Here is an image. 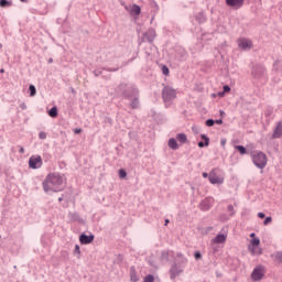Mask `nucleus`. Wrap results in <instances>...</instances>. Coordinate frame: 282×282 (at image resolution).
<instances>
[{"label":"nucleus","instance_id":"1","mask_svg":"<svg viewBox=\"0 0 282 282\" xmlns=\"http://www.w3.org/2000/svg\"><path fill=\"white\" fill-rule=\"evenodd\" d=\"M43 189L45 193H58L63 191V176L57 173L48 174L43 182Z\"/></svg>","mask_w":282,"mask_h":282},{"label":"nucleus","instance_id":"2","mask_svg":"<svg viewBox=\"0 0 282 282\" xmlns=\"http://www.w3.org/2000/svg\"><path fill=\"white\" fill-rule=\"evenodd\" d=\"M177 257L180 260L177 261V263H174L170 269V279L172 281H175V279H177V276H180V274L184 272V268H186V263H188V260L184 258L182 253H178Z\"/></svg>","mask_w":282,"mask_h":282},{"label":"nucleus","instance_id":"3","mask_svg":"<svg viewBox=\"0 0 282 282\" xmlns=\"http://www.w3.org/2000/svg\"><path fill=\"white\" fill-rule=\"evenodd\" d=\"M251 159L258 169H265L268 166V155L262 151H253L251 152Z\"/></svg>","mask_w":282,"mask_h":282},{"label":"nucleus","instance_id":"4","mask_svg":"<svg viewBox=\"0 0 282 282\" xmlns=\"http://www.w3.org/2000/svg\"><path fill=\"white\" fill-rule=\"evenodd\" d=\"M116 91L118 94H121V96H123V98H127L128 100H131L132 98H134L137 95L140 94L138 88L135 87L127 88V85L124 84L119 85Z\"/></svg>","mask_w":282,"mask_h":282},{"label":"nucleus","instance_id":"5","mask_svg":"<svg viewBox=\"0 0 282 282\" xmlns=\"http://www.w3.org/2000/svg\"><path fill=\"white\" fill-rule=\"evenodd\" d=\"M225 180L224 171L216 167L209 172L210 184H221Z\"/></svg>","mask_w":282,"mask_h":282},{"label":"nucleus","instance_id":"6","mask_svg":"<svg viewBox=\"0 0 282 282\" xmlns=\"http://www.w3.org/2000/svg\"><path fill=\"white\" fill-rule=\"evenodd\" d=\"M162 98L164 102H171V100H175L177 98V93L170 86H165L162 90Z\"/></svg>","mask_w":282,"mask_h":282},{"label":"nucleus","instance_id":"7","mask_svg":"<svg viewBox=\"0 0 282 282\" xmlns=\"http://www.w3.org/2000/svg\"><path fill=\"white\" fill-rule=\"evenodd\" d=\"M264 276H265V267L261 264L256 267L251 273V280L254 282L263 281Z\"/></svg>","mask_w":282,"mask_h":282},{"label":"nucleus","instance_id":"8","mask_svg":"<svg viewBox=\"0 0 282 282\" xmlns=\"http://www.w3.org/2000/svg\"><path fill=\"white\" fill-rule=\"evenodd\" d=\"M30 169H41L43 166V159L41 155H32L29 159Z\"/></svg>","mask_w":282,"mask_h":282},{"label":"nucleus","instance_id":"9","mask_svg":"<svg viewBox=\"0 0 282 282\" xmlns=\"http://www.w3.org/2000/svg\"><path fill=\"white\" fill-rule=\"evenodd\" d=\"M251 74H252L253 78L259 80V79L263 78V76H265V67H263L261 65H256L252 67Z\"/></svg>","mask_w":282,"mask_h":282},{"label":"nucleus","instance_id":"10","mask_svg":"<svg viewBox=\"0 0 282 282\" xmlns=\"http://www.w3.org/2000/svg\"><path fill=\"white\" fill-rule=\"evenodd\" d=\"M213 204H215V198L206 197L199 203V208L204 212L210 210V208H213Z\"/></svg>","mask_w":282,"mask_h":282},{"label":"nucleus","instance_id":"11","mask_svg":"<svg viewBox=\"0 0 282 282\" xmlns=\"http://www.w3.org/2000/svg\"><path fill=\"white\" fill-rule=\"evenodd\" d=\"M243 3H246V0H226V4L229 6V8H234V10L243 8Z\"/></svg>","mask_w":282,"mask_h":282},{"label":"nucleus","instance_id":"12","mask_svg":"<svg viewBox=\"0 0 282 282\" xmlns=\"http://www.w3.org/2000/svg\"><path fill=\"white\" fill-rule=\"evenodd\" d=\"M238 47H240V50H252V41L248 40V39H240L238 41Z\"/></svg>","mask_w":282,"mask_h":282},{"label":"nucleus","instance_id":"13","mask_svg":"<svg viewBox=\"0 0 282 282\" xmlns=\"http://www.w3.org/2000/svg\"><path fill=\"white\" fill-rule=\"evenodd\" d=\"M272 140H279L282 138V121H279L273 130Z\"/></svg>","mask_w":282,"mask_h":282},{"label":"nucleus","instance_id":"14","mask_svg":"<svg viewBox=\"0 0 282 282\" xmlns=\"http://www.w3.org/2000/svg\"><path fill=\"white\" fill-rule=\"evenodd\" d=\"M142 41H148V43H153V41H155V31L153 29L148 30L143 34Z\"/></svg>","mask_w":282,"mask_h":282},{"label":"nucleus","instance_id":"15","mask_svg":"<svg viewBox=\"0 0 282 282\" xmlns=\"http://www.w3.org/2000/svg\"><path fill=\"white\" fill-rule=\"evenodd\" d=\"M94 239H95V236L94 235H85V234H82L79 236V241L83 246H87L89 243H93L94 242Z\"/></svg>","mask_w":282,"mask_h":282},{"label":"nucleus","instance_id":"16","mask_svg":"<svg viewBox=\"0 0 282 282\" xmlns=\"http://www.w3.org/2000/svg\"><path fill=\"white\" fill-rule=\"evenodd\" d=\"M129 100L131 109H140V94Z\"/></svg>","mask_w":282,"mask_h":282},{"label":"nucleus","instance_id":"17","mask_svg":"<svg viewBox=\"0 0 282 282\" xmlns=\"http://www.w3.org/2000/svg\"><path fill=\"white\" fill-rule=\"evenodd\" d=\"M226 239H228L227 235L218 234L214 239L213 243H226Z\"/></svg>","mask_w":282,"mask_h":282},{"label":"nucleus","instance_id":"18","mask_svg":"<svg viewBox=\"0 0 282 282\" xmlns=\"http://www.w3.org/2000/svg\"><path fill=\"white\" fill-rule=\"evenodd\" d=\"M167 147L172 149V151H177L180 149V145L177 144V140L171 138L167 142Z\"/></svg>","mask_w":282,"mask_h":282},{"label":"nucleus","instance_id":"19","mask_svg":"<svg viewBox=\"0 0 282 282\" xmlns=\"http://www.w3.org/2000/svg\"><path fill=\"white\" fill-rule=\"evenodd\" d=\"M200 138H202V140H205V143L203 141H199L198 142L199 149H204V147H208L210 139L208 137H206V134H202Z\"/></svg>","mask_w":282,"mask_h":282},{"label":"nucleus","instance_id":"20","mask_svg":"<svg viewBox=\"0 0 282 282\" xmlns=\"http://www.w3.org/2000/svg\"><path fill=\"white\" fill-rule=\"evenodd\" d=\"M172 254H173V251H166V250L162 251L161 252V261H163L165 263L169 262V259Z\"/></svg>","mask_w":282,"mask_h":282},{"label":"nucleus","instance_id":"21","mask_svg":"<svg viewBox=\"0 0 282 282\" xmlns=\"http://www.w3.org/2000/svg\"><path fill=\"white\" fill-rule=\"evenodd\" d=\"M142 12V9L138 4L130 7V14H135L137 17Z\"/></svg>","mask_w":282,"mask_h":282},{"label":"nucleus","instance_id":"22","mask_svg":"<svg viewBox=\"0 0 282 282\" xmlns=\"http://www.w3.org/2000/svg\"><path fill=\"white\" fill-rule=\"evenodd\" d=\"M259 243H261V240H260L259 238H253V239L251 240V246H253V247L251 248L252 254H257L256 248H257V246H259Z\"/></svg>","mask_w":282,"mask_h":282},{"label":"nucleus","instance_id":"23","mask_svg":"<svg viewBox=\"0 0 282 282\" xmlns=\"http://www.w3.org/2000/svg\"><path fill=\"white\" fill-rule=\"evenodd\" d=\"M130 279L132 282L140 281V278H138V274H135V267H131L130 269Z\"/></svg>","mask_w":282,"mask_h":282},{"label":"nucleus","instance_id":"24","mask_svg":"<svg viewBox=\"0 0 282 282\" xmlns=\"http://www.w3.org/2000/svg\"><path fill=\"white\" fill-rule=\"evenodd\" d=\"M176 140H177L178 142H181V144H186V141H187L186 134H184V133H178V134L176 135Z\"/></svg>","mask_w":282,"mask_h":282},{"label":"nucleus","instance_id":"25","mask_svg":"<svg viewBox=\"0 0 282 282\" xmlns=\"http://www.w3.org/2000/svg\"><path fill=\"white\" fill-rule=\"evenodd\" d=\"M48 116L51 118H57L58 117V108L53 107L51 110H48Z\"/></svg>","mask_w":282,"mask_h":282},{"label":"nucleus","instance_id":"26","mask_svg":"<svg viewBox=\"0 0 282 282\" xmlns=\"http://www.w3.org/2000/svg\"><path fill=\"white\" fill-rule=\"evenodd\" d=\"M272 258L274 259V261H278L279 263H282V252L281 251H278V252L273 253Z\"/></svg>","mask_w":282,"mask_h":282},{"label":"nucleus","instance_id":"27","mask_svg":"<svg viewBox=\"0 0 282 282\" xmlns=\"http://www.w3.org/2000/svg\"><path fill=\"white\" fill-rule=\"evenodd\" d=\"M237 151H239L240 155H246L248 153V150H246V147L243 145H236Z\"/></svg>","mask_w":282,"mask_h":282},{"label":"nucleus","instance_id":"28","mask_svg":"<svg viewBox=\"0 0 282 282\" xmlns=\"http://www.w3.org/2000/svg\"><path fill=\"white\" fill-rule=\"evenodd\" d=\"M29 91L31 97L36 96V87H34V85L29 86Z\"/></svg>","mask_w":282,"mask_h":282},{"label":"nucleus","instance_id":"29","mask_svg":"<svg viewBox=\"0 0 282 282\" xmlns=\"http://www.w3.org/2000/svg\"><path fill=\"white\" fill-rule=\"evenodd\" d=\"M9 6H12V3H10V1L0 0V8H8Z\"/></svg>","mask_w":282,"mask_h":282},{"label":"nucleus","instance_id":"30","mask_svg":"<svg viewBox=\"0 0 282 282\" xmlns=\"http://www.w3.org/2000/svg\"><path fill=\"white\" fill-rule=\"evenodd\" d=\"M162 74H163L164 76H169V74H170L169 66H166V65H163V66H162Z\"/></svg>","mask_w":282,"mask_h":282},{"label":"nucleus","instance_id":"31","mask_svg":"<svg viewBox=\"0 0 282 282\" xmlns=\"http://www.w3.org/2000/svg\"><path fill=\"white\" fill-rule=\"evenodd\" d=\"M227 209H228V212L230 213V214H229L230 217H234V216H235V206L228 205Z\"/></svg>","mask_w":282,"mask_h":282},{"label":"nucleus","instance_id":"32","mask_svg":"<svg viewBox=\"0 0 282 282\" xmlns=\"http://www.w3.org/2000/svg\"><path fill=\"white\" fill-rule=\"evenodd\" d=\"M119 177L121 180H124V177H127V171H124L123 169L119 170Z\"/></svg>","mask_w":282,"mask_h":282},{"label":"nucleus","instance_id":"33","mask_svg":"<svg viewBox=\"0 0 282 282\" xmlns=\"http://www.w3.org/2000/svg\"><path fill=\"white\" fill-rule=\"evenodd\" d=\"M144 282H155V278L152 274H149L144 278Z\"/></svg>","mask_w":282,"mask_h":282},{"label":"nucleus","instance_id":"34","mask_svg":"<svg viewBox=\"0 0 282 282\" xmlns=\"http://www.w3.org/2000/svg\"><path fill=\"white\" fill-rule=\"evenodd\" d=\"M39 138H40V140H45V139L47 138V133L44 132V131H41V132L39 133Z\"/></svg>","mask_w":282,"mask_h":282},{"label":"nucleus","instance_id":"35","mask_svg":"<svg viewBox=\"0 0 282 282\" xmlns=\"http://www.w3.org/2000/svg\"><path fill=\"white\" fill-rule=\"evenodd\" d=\"M214 126H215V120L208 119V120L206 121V127H214Z\"/></svg>","mask_w":282,"mask_h":282},{"label":"nucleus","instance_id":"36","mask_svg":"<svg viewBox=\"0 0 282 282\" xmlns=\"http://www.w3.org/2000/svg\"><path fill=\"white\" fill-rule=\"evenodd\" d=\"M268 224H272V217H267L263 221L264 226H268Z\"/></svg>","mask_w":282,"mask_h":282},{"label":"nucleus","instance_id":"37","mask_svg":"<svg viewBox=\"0 0 282 282\" xmlns=\"http://www.w3.org/2000/svg\"><path fill=\"white\" fill-rule=\"evenodd\" d=\"M74 252L75 254H80V246L76 245Z\"/></svg>","mask_w":282,"mask_h":282},{"label":"nucleus","instance_id":"38","mask_svg":"<svg viewBox=\"0 0 282 282\" xmlns=\"http://www.w3.org/2000/svg\"><path fill=\"white\" fill-rule=\"evenodd\" d=\"M194 257H195L196 260H199V259H202V253L199 251H196L194 253Z\"/></svg>","mask_w":282,"mask_h":282},{"label":"nucleus","instance_id":"39","mask_svg":"<svg viewBox=\"0 0 282 282\" xmlns=\"http://www.w3.org/2000/svg\"><path fill=\"white\" fill-rule=\"evenodd\" d=\"M223 89H224L225 94H228V91H230V86L225 85Z\"/></svg>","mask_w":282,"mask_h":282},{"label":"nucleus","instance_id":"40","mask_svg":"<svg viewBox=\"0 0 282 282\" xmlns=\"http://www.w3.org/2000/svg\"><path fill=\"white\" fill-rule=\"evenodd\" d=\"M94 74H95V76H100V75L102 74V70L96 69V70L94 72Z\"/></svg>","mask_w":282,"mask_h":282},{"label":"nucleus","instance_id":"41","mask_svg":"<svg viewBox=\"0 0 282 282\" xmlns=\"http://www.w3.org/2000/svg\"><path fill=\"white\" fill-rule=\"evenodd\" d=\"M258 217H259L260 219H265V214H263V213H258Z\"/></svg>","mask_w":282,"mask_h":282},{"label":"nucleus","instance_id":"42","mask_svg":"<svg viewBox=\"0 0 282 282\" xmlns=\"http://www.w3.org/2000/svg\"><path fill=\"white\" fill-rule=\"evenodd\" d=\"M106 72H118V68H104Z\"/></svg>","mask_w":282,"mask_h":282},{"label":"nucleus","instance_id":"43","mask_svg":"<svg viewBox=\"0 0 282 282\" xmlns=\"http://www.w3.org/2000/svg\"><path fill=\"white\" fill-rule=\"evenodd\" d=\"M215 123H216V124H224V120L218 119V120L215 121Z\"/></svg>","mask_w":282,"mask_h":282},{"label":"nucleus","instance_id":"44","mask_svg":"<svg viewBox=\"0 0 282 282\" xmlns=\"http://www.w3.org/2000/svg\"><path fill=\"white\" fill-rule=\"evenodd\" d=\"M82 131H83L82 129H75V130H74V133L78 134V133H80Z\"/></svg>","mask_w":282,"mask_h":282},{"label":"nucleus","instance_id":"45","mask_svg":"<svg viewBox=\"0 0 282 282\" xmlns=\"http://www.w3.org/2000/svg\"><path fill=\"white\" fill-rule=\"evenodd\" d=\"M19 153H25V149H23V147H20Z\"/></svg>","mask_w":282,"mask_h":282},{"label":"nucleus","instance_id":"46","mask_svg":"<svg viewBox=\"0 0 282 282\" xmlns=\"http://www.w3.org/2000/svg\"><path fill=\"white\" fill-rule=\"evenodd\" d=\"M209 176H210V174H208L206 172L203 173V177H205V178L208 177L209 178Z\"/></svg>","mask_w":282,"mask_h":282},{"label":"nucleus","instance_id":"47","mask_svg":"<svg viewBox=\"0 0 282 282\" xmlns=\"http://www.w3.org/2000/svg\"><path fill=\"white\" fill-rule=\"evenodd\" d=\"M279 63H281L280 61H276L275 63H274V67H276L278 65H279Z\"/></svg>","mask_w":282,"mask_h":282},{"label":"nucleus","instance_id":"48","mask_svg":"<svg viewBox=\"0 0 282 282\" xmlns=\"http://www.w3.org/2000/svg\"><path fill=\"white\" fill-rule=\"evenodd\" d=\"M25 108H26L25 104H22L21 109H25Z\"/></svg>","mask_w":282,"mask_h":282},{"label":"nucleus","instance_id":"49","mask_svg":"<svg viewBox=\"0 0 282 282\" xmlns=\"http://www.w3.org/2000/svg\"><path fill=\"white\" fill-rule=\"evenodd\" d=\"M250 237H251V238H254V237H256V234H254V232L250 234Z\"/></svg>","mask_w":282,"mask_h":282},{"label":"nucleus","instance_id":"50","mask_svg":"<svg viewBox=\"0 0 282 282\" xmlns=\"http://www.w3.org/2000/svg\"><path fill=\"white\" fill-rule=\"evenodd\" d=\"M169 221H170L169 219H165V226H169Z\"/></svg>","mask_w":282,"mask_h":282},{"label":"nucleus","instance_id":"51","mask_svg":"<svg viewBox=\"0 0 282 282\" xmlns=\"http://www.w3.org/2000/svg\"><path fill=\"white\" fill-rule=\"evenodd\" d=\"M220 116H225V112L223 110H220Z\"/></svg>","mask_w":282,"mask_h":282},{"label":"nucleus","instance_id":"52","mask_svg":"<svg viewBox=\"0 0 282 282\" xmlns=\"http://www.w3.org/2000/svg\"><path fill=\"white\" fill-rule=\"evenodd\" d=\"M58 202H63V197H59V198H58Z\"/></svg>","mask_w":282,"mask_h":282},{"label":"nucleus","instance_id":"53","mask_svg":"<svg viewBox=\"0 0 282 282\" xmlns=\"http://www.w3.org/2000/svg\"><path fill=\"white\" fill-rule=\"evenodd\" d=\"M20 1H22V3H25L28 0H20Z\"/></svg>","mask_w":282,"mask_h":282},{"label":"nucleus","instance_id":"54","mask_svg":"<svg viewBox=\"0 0 282 282\" xmlns=\"http://www.w3.org/2000/svg\"><path fill=\"white\" fill-rule=\"evenodd\" d=\"M3 72H6L4 69H0V73L3 74Z\"/></svg>","mask_w":282,"mask_h":282},{"label":"nucleus","instance_id":"55","mask_svg":"<svg viewBox=\"0 0 282 282\" xmlns=\"http://www.w3.org/2000/svg\"><path fill=\"white\" fill-rule=\"evenodd\" d=\"M1 47H3V44H0V50H1Z\"/></svg>","mask_w":282,"mask_h":282},{"label":"nucleus","instance_id":"56","mask_svg":"<svg viewBox=\"0 0 282 282\" xmlns=\"http://www.w3.org/2000/svg\"><path fill=\"white\" fill-rule=\"evenodd\" d=\"M221 144H225V141H223Z\"/></svg>","mask_w":282,"mask_h":282},{"label":"nucleus","instance_id":"57","mask_svg":"<svg viewBox=\"0 0 282 282\" xmlns=\"http://www.w3.org/2000/svg\"><path fill=\"white\" fill-rule=\"evenodd\" d=\"M50 63H52V59H50Z\"/></svg>","mask_w":282,"mask_h":282},{"label":"nucleus","instance_id":"58","mask_svg":"<svg viewBox=\"0 0 282 282\" xmlns=\"http://www.w3.org/2000/svg\"><path fill=\"white\" fill-rule=\"evenodd\" d=\"M0 239H1V235H0Z\"/></svg>","mask_w":282,"mask_h":282}]
</instances>
